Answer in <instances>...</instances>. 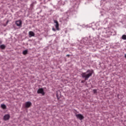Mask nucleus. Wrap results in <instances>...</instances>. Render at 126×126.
<instances>
[{"instance_id":"3","label":"nucleus","mask_w":126,"mask_h":126,"mask_svg":"<svg viewBox=\"0 0 126 126\" xmlns=\"http://www.w3.org/2000/svg\"><path fill=\"white\" fill-rule=\"evenodd\" d=\"M38 94H41L42 96L45 95V92H44V90L42 88H40L37 90Z\"/></svg>"},{"instance_id":"9","label":"nucleus","mask_w":126,"mask_h":126,"mask_svg":"<svg viewBox=\"0 0 126 126\" xmlns=\"http://www.w3.org/2000/svg\"><path fill=\"white\" fill-rule=\"evenodd\" d=\"M0 49H1L2 50H4V49H5V45L2 44L0 45Z\"/></svg>"},{"instance_id":"11","label":"nucleus","mask_w":126,"mask_h":126,"mask_svg":"<svg viewBox=\"0 0 126 126\" xmlns=\"http://www.w3.org/2000/svg\"><path fill=\"white\" fill-rule=\"evenodd\" d=\"M23 54L24 55H27L28 54V50H24L23 52Z\"/></svg>"},{"instance_id":"5","label":"nucleus","mask_w":126,"mask_h":126,"mask_svg":"<svg viewBox=\"0 0 126 126\" xmlns=\"http://www.w3.org/2000/svg\"><path fill=\"white\" fill-rule=\"evenodd\" d=\"M9 119H10V115H9V114H6L3 117L4 121H8Z\"/></svg>"},{"instance_id":"7","label":"nucleus","mask_w":126,"mask_h":126,"mask_svg":"<svg viewBox=\"0 0 126 126\" xmlns=\"http://www.w3.org/2000/svg\"><path fill=\"white\" fill-rule=\"evenodd\" d=\"M29 36L30 38H31V37H35V33L32 31H30L29 32Z\"/></svg>"},{"instance_id":"15","label":"nucleus","mask_w":126,"mask_h":126,"mask_svg":"<svg viewBox=\"0 0 126 126\" xmlns=\"http://www.w3.org/2000/svg\"><path fill=\"white\" fill-rule=\"evenodd\" d=\"M52 30H53V31H56V29L53 28V29H52Z\"/></svg>"},{"instance_id":"16","label":"nucleus","mask_w":126,"mask_h":126,"mask_svg":"<svg viewBox=\"0 0 126 126\" xmlns=\"http://www.w3.org/2000/svg\"><path fill=\"white\" fill-rule=\"evenodd\" d=\"M66 57H69V55H68V54L67 55H66Z\"/></svg>"},{"instance_id":"4","label":"nucleus","mask_w":126,"mask_h":126,"mask_svg":"<svg viewBox=\"0 0 126 126\" xmlns=\"http://www.w3.org/2000/svg\"><path fill=\"white\" fill-rule=\"evenodd\" d=\"M15 24L17 25V26H18L19 27H21L22 26V21L21 20H18L16 21L15 22Z\"/></svg>"},{"instance_id":"2","label":"nucleus","mask_w":126,"mask_h":126,"mask_svg":"<svg viewBox=\"0 0 126 126\" xmlns=\"http://www.w3.org/2000/svg\"><path fill=\"white\" fill-rule=\"evenodd\" d=\"M32 106V103L30 101H27L24 104V107L26 109H28L29 108H30Z\"/></svg>"},{"instance_id":"6","label":"nucleus","mask_w":126,"mask_h":126,"mask_svg":"<svg viewBox=\"0 0 126 126\" xmlns=\"http://www.w3.org/2000/svg\"><path fill=\"white\" fill-rule=\"evenodd\" d=\"M76 117L77 119H79V120L81 121V120H83V119H84V117L81 114H76Z\"/></svg>"},{"instance_id":"8","label":"nucleus","mask_w":126,"mask_h":126,"mask_svg":"<svg viewBox=\"0 0 126 126\" xmlns=\"http://www.w3.org/2000/svg\"><path fill=\"white\" fill-rule=\"evenodd\" d=\"M54 23H56L55 27H56L57 30H59V22H58V21L54 20Z\"/></svg>"},{"instance_id":"17","label":"nucleus","mask_w":126,"mask_h":126,"mask_svg":"<svg viewBox=\"0 0 126 126\" xmlns=\"http://www.w3.org/2000/svg\"><path fill=\"white\" fill-rule=\"evenodd\" d=\"M125 57L126 58V54L125 55Z\"/></svg>"},{"instance_id":"1","label":"nucleus","mask_w":126,"mask_h":126,"mask_svg":"<svg viewBox=\"0 0 126 126\" xmlns=\"http://www.w3.org/2000/svg\"><path fill=\"white\" fill-rule=\"evenodd\" d=\"M93 72L94 71L93 70L88 69L85 72H82L81 73V76L85 79V80L81 81V83H84L86 80H88L89 77L92 76V74H93Z\"/></svg>"},{"instance_id":"13","label":"nucleus","mask_w":126,"mask_h":126,"mask_svg":"<svg viewBox=\"0 0 126 126\" xmlns=\"http://www.w3.org/2000/svg\"><path fill=\"white\" fill-rule=\"evenodd\" d=\"M93 92H94V94H96V93H97V90H96V89L93 90Z\"/></svg>"},{"instance_id":"10","label":"nucleus","mask_w":126,"mask_h":126,"mask_svg":"<svg viewBox=\"0 0 126 126\" xmlns=\"http://www.w3.org/2000/svg\"><path fill=\"white\" fill-rule=\"evenodd\" d=\"M1 108H2V109L3 110H5V109H6V106L5 104H1Z\"/></svg>"},{"instance_id":"14","label":"nucleus","mask_w":126,"mask_h":126,"mask_svg":"<svg viewBox=\"0 0 126 126\" xmlns=\"http://www.w3.org/2000/svg\"><path fill=\"white\" fill-rule=\"evenodd\" d=\"M56 96H57V98L58 99H60V98L59 97V94H58V92H57Z\"/></svg>"},{"instance_id":"12","label":"nucleus","mask_w":126,"mask_h":126,"mask_svg":"<svg viewBox=\"0 0 126 126\" xmlns=\"http://www.w3.org/2000/svg\"><path fill=\"white\" fill-rule=\"evenodd\" d=\"M122 39H123V40H126V35L123 34L122 36Z\"/></svg>"}]
</instances>
